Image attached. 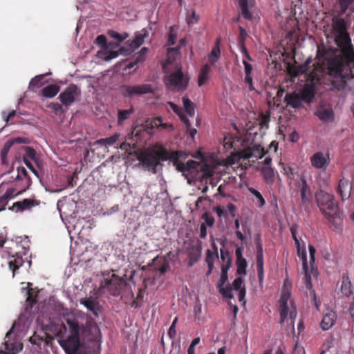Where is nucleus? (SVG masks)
<instances>
[{
    "label": "nucleus",
    "mask_w": 354,
    "mask_h": 354,
    "mask_svg": "<svg viewBox=\"0 0 354 354\" xmlns=\"http://www.w3.org/2000/svg\"><path fill=\"white\" fill-rule=\"evenodd\" d=\"M12 145H13V142H10V140H8L4 144L3 148L1 151V159L3 161L6 159V158Z\"/></svg>",
    "instance_id": "obj_47"
},
{
    "label": "nucleus",
    "mask_w": 354,
    "mask_h": 354,
    "mask_svg": "<svg viewBox=\"0 0 354 354\" xmlns=\"http://www.w3.org/2000/svg\"><path fill=\"white\" fill-rule=\"evenodd\" d=\"M312 167L317 169H326L330 165L329 153H324L322 151L315 152L310 157Z\"/></svg>",
    "instance_id": "obj_12"
},
{
    "label": "nucleus",
    "mask_w": 354,
    "mask_h": 354,
    "mask_svg": "<svg viewBox=\"0 0 354 354\" xmlns=\"http://www.w3.org/2000/svg\"><path fill=\"white\" fill-rule=\"evenodd\" d=\"M239 35L237 38V43L238 44H245V40L248 37V33L242 26H239Z\"/></svg>",
    "instance_id": "obj_49"
},
{
    "label": "nucleus",
    "mask_w": 354,
    "mask_h": 354,
    "mask_svg": "<svg viewBox=\"0 0 354 354\" xmlns=\"http://www.w3.org/2000/svg\"><path fill=\"white\" fill-rule=\"evenodd\" d=\"M234 225H235V228H236L235 234H236V238L238 239H239L240 241H241L242 242H243L245 241V238L244 235L243 234V233L239 230V227H240L239 218L235 219Z\"/></svg>",
    "instance_id": "obj_51"
},
{
    "label": "nucleus",
    "mask_w": 354,
    "mask_h": 354,
    "mask_svg": "<svg viewBox=\"0 0 354 354\" xmlns=\"http://www.w3.org/2000/svg\"><path fill=\"white\" fill-rule=\"evenodd\" d=\"M257 262L264 261H263V247L261 243H257Z\"/></svg>",
    "instance_id": "obj_56"
},
{
    "label": "nucleus",
    "mask_w": 354,
    "mask_h": 354,
    "mask_svg": "<svg viewBox=\"0 0 354 354\" xmlns=\"http://www.w3.org/2000/svg\"><path fill=\"white\" fill-rule=\"evenodd\" d=\"M202 218L205 221V225H208L209 227H212L214 225L215 219L208 212H205L202 215Z\"/></svg>",
    "instance_id": "obj_52"
},
{
    "label": "nucleus",
    "mask_w": 354,
    "mask_h": 354,
    "mask_svg": "<svg viewBox=\"0 0 354 354\" xmlns=\"http://www.w3.org/2000/svg\"><path fill=\"white\" fill-rule=\"evenodd\" d=\"M127 286L128 283L125 279L115 274H112L110 278L104 279L102 281L100 288L106 289L112 296L118 297Z\"/></svg>",
    "instance_id": "obj_7"
},
{
    "label": "nucleus",
    "mask_w": 354,
    "mask_h": 354,
    "mask_svg": "<svg viewBox=\"0 0 354 354\" xmlns=\"http://www.w3.org/2000/svg\"><path fill=\"white\" fill-rule=\"evenodd\" d=\"M214 212L216 213L219 218H227L228 212L227 210L225 209L223 207L216 206L213 209Z\"/></svg>",
    "instance_id": "obj_48"
},
{
    "label": "nucleus",
    "mask_w": 354,
    "mask_h": 354,
    "mask_svg": "<svg viewBox=\"0 0 354 354\" xmlns=\"http://www.w3.org/2000/svg\"><path fill=\"white\" fill-rule=\"evenodd\" d=\"M257 263V276L259 279V283L261 287L263 286V282L264 279V261L256 262Z\"/></svg>",
    "instance_id": "obj_40"
},
{
    "label": "nucleus",
    "mask_w": 354,
    "mask_h": 354,
    "mask_svg": "<svg viewBox=\"0 0 354 354\" xmlns=\"http://www.w3.org/2000/svg\"><path fill=\"white\" fill-rule=\"evenodd\" d=\"M220 253H221V260L223 262H225V265H228V263H229V268H230L232 266V259L230 256V252L227 249L221 248Z\"/></svg>",
    "instance_id": "obj_36"
},
{
    "label": "nucleus",
    "mask_w": 354,
    "mask_h": 354,
    "mask_svg": "<svg viewBox=\"0 0 354 354\" xmlns=\"http://www.w3.org/2000/svg\"><path fill=\"white\" fill-rule=\"evenodd\" d=\"M257 121L261 129H268L270 122V115L261 113Z\"/></svg>",
    "instance_id": "obj_41"
},
{
    "label": "nucleus",
    "mask_w": 354,
    "mask_h": 354,
    "mask_svg": "<svg viewBox=\"0 0 354 354\" xmlns=\"http://www.w3.org/2000/svg\"><path fill=\"white\" fill-rule=\"evenodd\" d=\"M183 106L185 111L189 116H194L195 114V104L188 98L187 96L183 97Z\"/></svg>",
    "instance_id": "obj_33"
},
{
    "label": "nucleus",
    "mask_w": 354,
    "mask_h": 354,
    "mask_svg": "<svg viewBox=\"0 0 354 354\" xmlns=\"http://www.w3.org/2000/svg\"><path fill=\"white\" fill-rule=\"evenodd\" d=\"M44 77V75H39L32 78L30 82L29 86L31 88H39L42 85V80Z\"/></svg>",
    "instance_id": "obj_44"
},
{
    "label": "nucleus",
    "mask_w": 354,
    "mask_h": 354,
    "mask_svg": "<svg viewBox=\"0 0 354 354\" xmlns=\"http://www.w3.org/2000/svg\"><path fill=\"white\" fill-rule=\"evenodd\" d=\"M337 319L335 313L333 310L327 311L323 316L320 326L324 330L330 329L335 324Z\"/></svg>",
    "instance_id": "obj_19"
},
{
    "label": "nucleus",
    "mask_w": 354,
    "mask_h": 354,
    "mask_svg": "<svg viewBox=\"0 0 354 354\" xmlns=\"http://www.w3.org/2000/svg\"><path fill=\"white\" fill-rule=\"evenodd\" d=\"M297 250V254L299 257H301L302 261H303V269L306 270L307 268V257H306V252L305 250L304 246H301L300 243L298 245H296Z\"/></svg>",
    "instance_id": "obj_39"
},
{
    "label": "nucleus",
    "mask_w": 354,
    "mask_h": 354,
    "mask_svg": "<svg viewBox=\"0 0 354 354\" xmlns=\"http://www.w3.org/2000/svg\"><path fill=\"white\" fill-rule=\"evenodd\" d=\"M178 318L175 317V319L173 320L171 325L170 326L169 330H168V335L171 338H174L176 336V324L177 323Z\"/></svg>",
    "instance_id": "obj_60"
},
{
    "label": "nucleus",
    "mask_w": 354,
    "mask_h": 354,
    "mask_svg": "<svg viewBox=\"0 0 354 354\" xmlns=\"http://www.w3.org/2000/svg\"><path fill=\"white\" fill-rule=\"evenodd\" d=\"M175 26L170 27V32L168 36V39L167 42V46H173L176 44V41L177 39V35L174 32Z\"/></svg>",
    "instance_id": "obj_46"
},
{
    "label": "nucleus",
    "mask_w": 354,
    "mask_h": 354,
    "mask_svg": "<svg viewBox=\"0 0 354 354\" xmlns=\"http://www.w3.org/2000/svg\"><path fill=\"white\" fill-rule=\"evenodd\" d=\"M148 51V48H142L141 50L135 55L134 60L129 64L128 68H131L134 67L136 65H137L138 63L144 62L146 59Z\"/></svg>",
    "instance_id": "obj_27"
},
{
    "label": "nucleus",
    "mask_w": 354,
    "mask_h": 354,
    "mask_svg": "<svg viewBox=\"0 0 354 354\" xmlns=\"http://www.w3.org/2000/svg\"><path fill=\"white\" fill-rule=\"evenodd\" d=\"M66 323L68 328L69 335L66 339L60 342V346L66 354H77L81 347L80 335L83 339L95 342L100 346L101 339L100 330L93 319L86 316L85 324H80L75 317H68Z\"/></svg>",
    "instance_id": "obj_2"
},
{
    "label": "nucleus",
    "mask_w": 354,
    "mask_h": 354,
    "mask_svg": "<svg viewBox=\"0 0 354 354\" xmlns=\"http://www.w3.org/2000/svg\"><path fill=\"white\" fill-rule=\"evenodd\" d=\"M297 229H298V225L296 224L292 225L290 228V231L291 232L292 239L295 241V245H298L300 243L299 239L297 238Z\"/></svg>",
    "instance_id": "obj_58"
},
{
    "label": "nucleus",
    "mask_w": 354,
    "mask_h": 354,
    "mask_svg": "<svg viewBox=\"0 0 354 354\" xmlns=\"http://www.w3.org/2000/svg\"><path fill=\"white\" fill-rule=\"evenodd\" d=\"M291 296V291L282 290L279 299V313H280V324H283L286 319L289 316L290 320V325L294 327L295 320L297 317V309L294 303L290 301V306L288 301Z\"/></svg>",
    "instance_id": "obj_5"
},
{
    "label": "nucleus",
    "mask_w": 354,
    "mask_h": 354,
    "mask_svg": "<svg viewBox=\"0 0 354 354\" xmlns=\"http://www.w3.org/2000/svg\"><path fill=\"white\" fill-rule=\"evenodd\" d=\"M121 93L126 97H132L148 93H153L154 89L150 84H141L136 86L123 85L121 86Z\"/></svg>",
    "instance_id": "obj_8"
},
{
    "label": "nucleus",
    "mask_w": 354,
    "mask_h": 354,
    "mask_svg": "<svg viewBox=\"0 0 354 354\" xmlns=\"http://www.w3.org/2000/svg\"><path fill=\"white\" fill-rule=\"evenodd\" d=\"M149 36L148 31L143 28L140 32H138L136 35L135 38L130 43V48L131 50H134L138 48L143 43L146 37Z\"/></svg>",
    "instance_id": "obj_21"
},
{
    "label": "nucleus",
    "mask_w": 354,
    "mask_h": 354,
    "mask_svg": "<svg viewBox=\"0 0 354 354\" xmlns=\"http://www.w3.org/2000/svg\"><path fill=\"white\" fill-rule=\"evenodd\" d=\"M81 94L80 89L75 84H71L59 95V99L62 105L71 106L75 100V98Z\"/></svg>",
    "instance_id": "obj_9"
},
{
    "label": "nucleus",
    "mask_w": 354,
    "mask_h": 354,
    "mask_svg": "<svg viewBox=\"0 0 354 354\" xmlns=\"http://www.w3.org/2000/svg\"><path fill=\"white\" fill-rule=\"evenodd\" d=\"M134 110L131 107L129 109L118 110V124L122 125L124 120H127L133 113Z\"/></svg>",
    "instance_id": "obj_35"
},
{
    "label": "nucleus",
    "mask_w": 354,
    "mask_h": 354,
    "mask_svg": "<svg viewBox=\"0 0 354 354\" xmlns=\"http://www.w3.org/2000/svg\"><path fill=\"white\" fill-rule=\"evenodd\" d=\"M341 10L343 14L346 12L347 9L354 3V0H339Z\"/></svg>",
    "instance_id": "obj_55"
},
{
    "label": "nucleus",
    "mask_w": 354,
    "mask_h": 354,
    "mask_svg": "<svg viewBox=\"0 0 354 354\" xmlns=\"http://www.w3.org/2000/svg\"><path fill=\"white\" fill-rule=\"evenodd\" d=\"M211 68L208 64L203 65L200 71L198 79L199 86H203L209 79Z\"/></svg>",
    "instance_id": "obj_28"
},
{
    "label": "nucleus",
    "mask_w": 354,
    "mask_h": 354,
    "mask_svg": "<svg viewBox=\"0 0 354 354\" xmlns=\"http://www.w3.org/2000/svg\"><path fill=\"white\" fill-rule=\"evenodd\" d=\"M189 81V78L183 74L181 68H178L166 77L165 84L171 91L183 92L187 89Z\"/></svg>",
    "instance_id": "obj_6"
},
{
    "label": "nucleus",
    "mask_w": 354,
    "mask_h": 354,
    "mask_svg": "<svg viewBox=\"0 0 354 354\" xmlns=\"http://www.w3.org/2000/svg\"><path fill=\"white\" fill-rule=\"evenodd\" d=\"M221 38H217L214 44V46L212 49L210 53L208 55L209 62L211 65L214 66L215 63L218 60L221 56L220 44Z\"/></svg>",
    "instance_id": "obj_24"
},
{
    "label": "nucleus",
    "mask_w": 354,
    "mask_h": 354,
    "mask_svg": "<svg viewBox=\"0 0 354 354\" xmlns=\"http://www.w3.org/2000/svg\"><path fill=\"white\" fill-rule=\"evenodd\" d=\"M218 288L220 293L222 294L224 297L230 299L233 297L232 288L230 285H227L225 287L223 286Z\"/></svg>",
    "instance_id": "obj_43"
},
{
    "label": "nucleus",
    "mask_w": 354,
    "mask_h": 354,
    "mask_svg": "<svg viewBox=\"0 0 354 354\" xmlns=\"http://www.w3.org/2000/svg\"><path fill=\"white\" fill-rule=\"evenodd\" d=\"M13 259L8 262L9 268L12 271L13 276L15 272L23 266L24 261L21 254L17 252L15 254H10Z\"/></svg>",
    "instance_id": "obj_25"
},
{
    "label": "nucleus",
    "mask_w": 354,
    "mask_h": 354,
    "mask_svg": "<svg viewBox=\"0 0 354 354\" xmlns=\"http://www.w3.org/2000/svg\"><path fill=\"white\" fill-rule=\"evenodd\" d=\"M80 303L92 312L95 317L99 316L101 312V307L97 299L91 297H84L80 299Z\"/></svg>",
    "instance_id": "obj_15"
},
{
    "label": "nucleus",
    "mask_w": 354,
    "mask_h": 354,
    "mask_svg": "<svg viewBox=\"0 0 354 354\" xmlns=\"http://www.w3.org/2000/svg\"><path fill=\"white\" fill-rule=\"evenodd\" d=\"M178 158V151H169L162 146L147 149L140 153L138 157L143 168L153 174L157 173L156 167L160 165V161L177 160Z\"/></svg>",
    "instance_id": "obj_3"
},
{
    "label": "nucleus",
    "mask_w": 354,
    "mask_h": 354,
    "mask_svg": "<svg viewBox=\"0 0 354 354\" xmlns=\"http://www.w3.org/2000/svg\"><path fill=\"white\" fill-rule=\"evenodd\" d=\"M237 273L239 274H246V268L248 266L247 261L245 258L236 259Z\"/></svg>",
    "instance_id": "obj_38"
},
{
    "label": "nucleus",
    "mask_w": 354,
    "mask_h": 354,
    "mask_svg": "<svg viewBox=\"0 0 354 354\" xmlns=\"http://www.w3.org/2000/svg\"><path fill=\"white\" fill-rule=\"evenodd\" d=\"M305 272V276H304V283L305 286L307 289L310 290L313 288V284L311 282V277L308 273V268L306 270H304Z\"/></svg>",
    "instance_id": "obj_59"
},
{
    "label": "nucleus",
    "mask_w": 354,
    "mask_h": 354,
    "mask_svg": "<svg viewBox=\"0 0 354 354\" xmlns=\"http://www.w3.org/2000/svg\"><path fill=\"white\" fill-rule=\"evenodd\" d=\"M302 102H310L315 97L314 90L312 88H304L299 94Z\"/></svg>",
    "instance_id": "obj_34"
},
{
    "label": "nucleus",
    "mask_w": 354,
    "mask_h": 354,
    "mask_svg": "<svg viewBox=\"0 0 354 354\" xmlns=\"http://www.w3.org/2000/svg\"><path fill=\"white\" fill-rule=\"evenodd\" d=\"M173 161H175V163L176 164V169L181 172H185L188 171L187 167V163H183L181 162H178L177 160H172Z\"/></svg>",
    "instance_id": "obj_63"
},
{
    "label": "nucleus",
    "mask_w": 354,
    "mask_h": 354,
    "mask_svg": "<svg viewBox=\"0 0 354 354\" xmlns=\"http://www.w3.org/2000/svg\"><path fill=\"white\" fill-rule=\"evenodd\" d=\"M335 42L340 51L335 48H317V66L315 69L328 76L330 89L342 90L348 81L354 80V49L348 33H339Z\"/></svg>",
    "instance_id": "obj_1"
},
{
    "label": "nucleus",
    "mask_w": 354,
    "mask_h": 354,
    "mask_svg": "<svg viewBox=\"0 0 354 354\" xmlns=\"http://www.w3.org/2000/svg\"><path fill=\"white\" fill-rule=\"evenodd\" d=\"M315 198L320 211L328 221L333 224L335 229L339 228L342 223L343 216L338 211L337 205L334 202V196L321 190L316 194Z\"/></svg>",
    "instance_id": "obj_4"
},
{
    "label": "nucleus",
    "mask_w": 354,
    "mask_h": 354,
    "mask_svg": "<svg viewBox=\"0 0 354 354\" xmlns=\"http://www.w3.org/2000/svg\"><path fill=\"white\" fill-rule=\"evenodd\" d=\"M341 292L346 297H349L353 294V286L347 273L342 275Z\"/></svg>",
    "instance_id": "obj_23"
},
{
    "label": "nucleus",
    "mask_w": 354,
    "mask_h": 354,
    "mask_svg": "<svg viewBox=\"0 0 354 354\" xmlns=\"http://www.w3.org/2000/svg\"><path fill=\"white\" fill-rule=\"evenodd\" d=\"M180 54V46L174 48H169L167 50L168 59H170L172 57L174 59L176 56Z\"/></svg>",
    "instance_id": "obj_57"
},
{
    "label": "nucleus",
    "mask_w": 354,
    "mask_h": 354,
    "mask_svg": "<svg viewBox=\"0 0 354 354\" xmlns=\"http://www.w3.org/2000/svg\"><path fill=\"white\" fill-rule=\"evenodd\" d=\"M24 150L27 157L34 161H37V154L35 150L30 147H24Z\"/></svg>",
    "instance_id": "obj_50"
},
{
    "label": "nucleus",
    "mask_w": 354,
    "mask_h": 354,
    "mask_svg": "<svg viewBox=\"0 0 354 354\" xmlns=\"http://www.w3.org/2000/svg\"><path fill=\"white\" fill-rule=\"evenodd\" d=\"M255 0H239V6L241 9V15L247 20H252V15L250 9L254 7Z\"/></svg>",
    "instance_id": "obj_16"
},
{
    "label": "nucleus",
    "mask_w": 354,
    "mask_h": 354,
    "mask_svg": "<svg viewBox=\"0 0 354 354\" xmlns=\"http://www.w3.org/2000/svg\"><path fill=\"white\" fill-rule=\"evenodd\" d=\"M39 205V201L30 198H25L22 201H17L13 203L12 206L9 208L10 210H14L17 208V212L23 211L25 209H30L34 206Z\"/></svg>",
    "instance_id": "obj_17"
},
{
    "label": "nucleus",
    "mask_w": 354,
    "mask_h": 354,
    "mask_svg": "<svg viewBox=\"0 0 354 354\" xmlns=\"http://www.w3.org/2000/svg\"><path fill=\"white\" fill-rule=\"evenodd\" d=\"M296 187L300 194L301 204L304 206L308 205L312 198V193L304 176H300Z\"/></svg>",
    "instance_id": "obj_11"
},
{
    "label": "nucleus",
    "mask_w": 354,
    "mask_h": 354,
    "mask_svg": "<svg viewBox=\"0 0 354 354\" xmlns=\"http://www.w3.org/2000/svg\"><path fill=\"white\" fill-rule=\"evenodd\" d=\"M351 20L348 15L343 14L342 10H340L338 15L333 17L332 26L333 30L337 33H342L347 32V28L349 26Z\"/></svg>",
    "instance_id": "obj_10"
},
{
    "label": "nucleus",
    "mask_w": 354,
    "mask_h": 354,
    "mask_svg": "<svg viewBox=\"0 0 354 354\" xmlns=\"http://www.w3.org/2000/svg\"><path fill=\"white\" fill-rule=\"evenodd\" d=\"M120 133H115L113 136L106 138H101L95 141V145H99L102 146H112L120 138Z\"/></svg>",
    "instance_id": "obj_30"
},
{
    "label": "nucleus",
    "mask_w": 354,
    "mask_h": 354,
    "mask_svg": "<svg viewBox=\"0 0 354 354\" xmlns=\"http://www.w3.org/2000/svg\"><path fill=\"white\" fill-rule=\"evenodd\" d=\"M243 281L241 277H238L235 279L232 283L233 288L236 290L242 289L241 286L243 284Z\"/></svg>",
    "instance_id": "obj_64"
},
{
    "label": "nucleus",
    "mask_w": 354,
    "mask_h": 354,
    "mask_svg": "<svg viewBox=\"0 0 354 354\" xmlns=\"http://www.w3.org/2000/svg\"><path fill=\"white\" fill-rule=\"evenodd\" d=\"M261 172L264 181L268 185L273 184L274 181V172L273 168L271 167H263Z\"/></svg>",
    "instance_id": "obj_31"
},
{
    "label": "nucleus",
    "mask_w": 354,
    "mask_h": 354,
    "mask_svg": "<svg viewBox=\"0 0 354 354\" xmlns=\"http://www.w3.org/2000/svg\"><path fill=\"white\" fill-rule=\"evenodd\" d=\"M217 258L216 254L212 252L210 250H207L205 262L208 267L214 266L215 259Z\"/></svg>",
    "instance_id": "obj_45"
},
{
    "label": "nucleus",
    "mask_w": 354,
    "mask_h": 354,
    "mask_svg": "<svg viewBox=\"0 0 354 354\" xmlns=\"http://www.w3.org/2000/svg\"><path fill=\"white\" fill-rule=\"evenodd\" d=\"M241 157L244 159L251 158H261L265 155L264 149L260 145H254L243 149L240 152Z\"/></svg>",
    "instance_id": "obj_14"
},
{
    "label": "nucleus",
    "mask_w": 354,
    "mask_h": 354,
    "mask_svg": "<svg viewBox=\"0 0 354 354\" xmlns=\"http://www.w3.org/2000/svg\"><path fill=\"white\" fill-rule=\"evenodd\" d=\"M119 53L118 51L111 50L107 51L104 53V59L106 61H109L112 59H115L118 56Z\"/></svg>",
    "instance_id": "obj_62"
},
{
    "label": "nucleus",
    "mask_w": 354,
    "mask_h": 354,
    "mask_svg": "<svg viewBox=\"0 0 354 354\" xmlns=\"http://www.w3.org/2000/svg\"><path fill=\"white\" fill-rule=\"evenodd\" d=\"M202 247L201 243L192 245L187 248L188 266L192 267L201 258Z\"/></svg>",
    "instance_id": "obj_13"
},
{
    "label": "nucleus",
    "mask_w": 354,
    "mask_h": 354,
    "mask_svg": "<svg viewBox=\"0 0 354 354\" xmlns=\"http://www.w3.org/2000/svg\"><path fill=\"white\" fill-rule=\"evenodd\" d=\"M59 91V86L57 84H50L41 90V94L45 97L52 98Z\"/></svg>",
    "instance_id": "obj_29"
},
{
    "label": "nucleus",
    "mask_w": 354,
    "mask_h": 354,
    "mask_svg": "<svg viewBox=\"0 0 354 354\" xmlns=\"http://www.w3.org/2000/svg\"><path fill=\"white\" fill-rule=\"evenodd\" d=\"M337 192L341 196L342 200L349 198L351 194V187L349 186V180L345 178L339 180L337 188Z\"/></svg>",
    "instance_id": "obj_18"
},
{
    "label": "nucleus",
    "mask_w": 354,
    "mask_h": 354,
    "mask_svg": "<svg viewBox=\"0 0 354 354\" xmlns=\"http://www.w3.org/2000/svg\"><path fill=\"white\" fill-rule=\"evenodd\" d=\"M250 191L259 201V206L260 207L264 206L266 204V201L263 198L261 194L259 191H257V189H253V188L250 189Z\"/></svg>",
    "instance_id": "obj_53"
},
{
    "label": "nucleus",
    "mask_w": 354,
    "mask_h": 354,
    "mask_svg": "<svg viewBox=\"0 0 354 354\" xmlns=\"http://www.w3.org/2000/svg\"><path fill=\"white\" fill-rule=\"evenodd\" d=\"M284 100L288 106L294 109H298L302 106L300 95L296 92L288 93L285 96Z\"/></svg>",
    "instance_id": "obj_20"
},
{
    "label": "nucleus",
    "mask_w": 354,
    "mask_h": 354,
    "mask_svg": "<svg viewBox=\"0 0 354 354\" xmlns=\"http://www.w3.org/2000/svg\"><path fill=\"white\" fill-rule=\"evenodd\" d=\"M311 64L312 59L309 57L305 61L304 64L295 67L294 71L292 72V75L297 76L300 74L307 73Z\"/></svg>",
    "instance_id": "obj_32"
},
{
    "label": "nucleus",
    "mask_w": 354,
    "mask_h": 354,
    "mask_svg": "<svg viewBox=\"0 0 354 354\" xmlns=\"http://www.w3.org/2000/svg\"><path fill=\"white\" fill-rule=\"evenodd\" d=\"M228 265H223L221 266V275L220 280L218 283V287L223 286L228 279L227 271L229 270Z\"/></svg>",
    "instance_id": "obj_37"
},
{
    "label": "nucleus",
    "mask_w": 354,
    "mask_h": 354,
    "mask_svg": "<svg viewBox=\"0 0 354 354\" xmlns=\"http://www.w3.org/2000/svg\"><path fill=\"white\" fill-rule=\"evenodd\" d=\"M95 44L99 46L106 48V38L104 35H98L95 39Z\"/></svg>",
    "instance_id": "obj_61"
},
{
    "label": "nucleus",
    "mask_w": 354,
    "mask_h": 354,
    "mask_svg": "<svg viewBox=\"0 0 354 354\" xmlns=\"http://www.w3.org/2000/svg\"><path fill=\"white\" fill-rule=\"evenodd\" d=\"M108 35L111 37L112 39L117 41V42H110L109 45L113 47H118L119 46L120 44L124 40H125L129 37V34L127 32H123L122 34L118 33V32L109 30L107 32Z\"/></svg>",
    "instance_id": "obj_26"
},
{
    "label": "nucleus",
    "mask_w": 354,
    "mask_h": 354,
    "mask_svg": "<svg viewBox=\"0 0 354 354\" xmlns=\"http://www.w3.org/2000/svg\"><path fill=\"white\" fill-rule=\"evenodd\" d=\"M317 115L324 122H332L334 120V112L330 107H319L317 111Z\"/></svg>",
    "instance_id": "obj_22"
},
{
    "label": "nucleus",
    "mask_w": 354,
    "mask_h": 354,
    "mask_svg": "<svg viewBox=\"0 0 354 354\" xmlns=\"http://www.w3.org/2000/svg\"><path fill=\"white\" fill-rule=\"evenodd\" d=\"M199 20V15H196V12L193 10L190 15L187 17V22L188 25L191 26L196 24Z\"/></svg>",
    "instance_id": "obj_54"
},
{
    "label": "nucleus",
    "mask_w": 354,
    "mask_h": 354,
    "mask_svg": "<svg viewBox=\"0 0 354 354\" xmlns=\"http://www.w3.org/2000/svg\"><path fill=\"white\" fill-rule=\"evenodd\" d=\"M152 127L159 128L161 127L162 129H167L168 127H171V124L162 123V118L160 117L155 118L151 122V124Z\"/></svg>",
    "instance_id": "obj_42"
}]
</instances>
